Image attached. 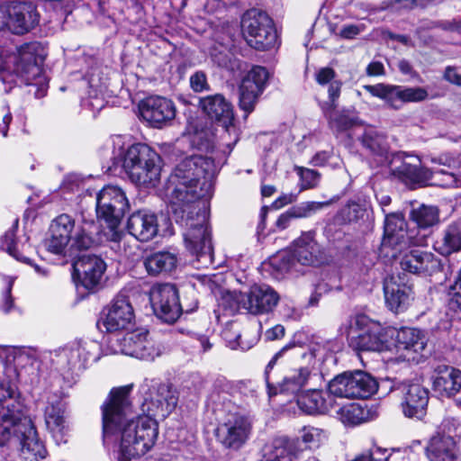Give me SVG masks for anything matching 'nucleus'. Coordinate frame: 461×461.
Here are the masks:
<instances>
[{
	"instance_id": "obj_7",
	"label": "nucleus",
	"mask_w": 461,
	"mask_h": 461,
	"mask_svg": "<svg viewBox=\"0 0 461 461\" xmlns=\"http://www.w3.org/2000/svg\"><path fill=\"white\" fill-rule=\"evenodd\" d=\"M101 357V345L92 339L75 340L58 349L55 363L65 375H78Z\"/></svg>"
},
{
	"instance_id": "obj_44",
	"label": "nucleus",
	"mask_w": 461,
	"mask_h": 461,
	"mask_svg": "<svg viewBox=\"0 0 461 461\" xmlns=\"http://www.w3.org/2000/svg\"><path fill=\"white\" fill-rule=\"evenodd\" d=\"M411 219L420 228H429L438 221V210L435 206L421 204L411 212Z\"/></svg>"
},
{
	"instance_id": "obj_28",
	"label": "nucleus",
	"mask_w": 461,
	"mask_h": 461,
	"mask_svg": "<svg viewBox=\"0 0 461 461\" xmlns=\"http://www.w3.org/2000/svg\"><path fill=\"white\" fill-rule=\"evenodd\" d=\"M199 106L212 120L222 124L229 131L232 127L234 113L231 104L221 94L200 98Z\"/></svg>"
},
{
	"instance_id": "obj_13",
	"label": "nucleus",
	"mask_w": 461,
	"mask_h": 461,
	"mask_svg": "<svg viewBox=\"0 0 461 461\" xmlns=\"http://www.w3.org/2000/svg\"><path fill=\"white\" fill-rule=\"evenodd\" d=\"M349 346L358 351H381L386 343L383 327L365 315H358L348 330Z\"/></svg>"
},
{
	"instance_id": "obj_34",
	"label": "nucleus",
	"mask_w": 461,
	"mask_h": 461,
	"mask_svg": "<svg viewBox=\"0 0 461 461\" xmlns=\"http://www.w3.org/2000/svg\"><path fill=\"white\" fill-rule=\"evenodd\" d=\"M396 342L399 350H405L410 354L405 357L408 360H414L415 356H411V354H421L427 346L428 340L420 330L405 327L397 331Z\"/></svg>"
},
{
	"instance_id": "obj_56",
	"label": "nucleus",
	"mask_w": 461,
	"mask_h": 461,
	"mask_svg": "<svg viewBox=\"0 0 461 461\" xmlns=\"http://www.w3.org/2000/svg\"><path fill=\"white\" fill-rule=\"evenodd\" d=\"M365 210L357 203H348L342 210V215L348 221H357L364 216Z\"/></svg>"
},
{
	"instance_id": "obj_24",
	"label": "nucleus",
	"mask_w": 461,
	"mask_h": 461,
	"mask_svg": "<svg viewBox=\"0 0 461 461\" xmlns=\"http://www.w3.org/2000/svg\"><path fill=\"white\" fill-rule=\"evenodd\" d=\"M45 424L49 431L57 442H62L69 429L66 414V403L58 397L52 396L48 399L44 410Z\"/></svg>"
},
{
	"instance_id": "obj_29",
	"label": "nucleus",
	"mask_w": 461,
	"mask_h": 461,
	"mask_svg": "<svg viewBox=\"0 0 461 461\" xmlns=\"http://www.w3.org/2000/svg\"><path fill=\"white\" fill-rule=\"evenodd\" d=\"M429 461H461V454L454 438L437 433L432 436L426 447Z\"/></svg>"
},
{
	"instance_id": "obj_23",
	"label": "nucleus",
	"mask_w": 461,
	"mask_h": 461,
	"mask_svg": "<svg viewBox=\"0 0 461 461\" xmlns=\"http://www.w3.org/2000/svg\"><path fill=\"white\" fill-rule=\"evenodd\" d=\"M392 171L400 180L411 186L426 185L435 175L447 176V180L445 184L447 185L455 184L456 180L453 173H447L444 169L418 167L406 162H402L400 166L392 168Z\"/></svg>"
},
{
	"instance_id": "obj_10",
	"label": "nucleus",
	"mask_w": 461,
	"mask_h": 461,
	"mask_svg": "<svg viewBox=\"0 0 461 461\" xmlns=\"http://www.w3.org/2000/svg\"><path fill=\"white\" fill-rule=\"evenodd\" d=\"M296 348H301V345H299L298 341L294 339L276 352L266 366L265 380L269 396L276 395L278 393L295 394L307 384L311 375V371L305 366L290 370L281 381L274 382L270 376V371L273 369L277 360L283 357L285 352Z\"/></svg>"
},
{
	"instance_id": "obj_4",
	"label": "nucleus",
	"mask_w": 461,
	"mask_h": 461,
	"mask_svg": "<svg viewBox=\"0 0 461 461\" xmlns=\"http://www.w3.org/2000/svg\"><path fill=\"white\" fill-rule=\"evenodd\" d=\"M158 160V154L148 145L136 143L127 149L122 158H114L107 171L115 175L120 166L131 182L140 185L154 186L160 176Z\"/></svg>"
},
{
	"instance_id": "obj_26",
	"label": "nucleus",
	"mask_w": 461,
	"mask_h": 461,
	"mask_svg": "<svg viewBox=\"0 0 461 461\" xmlns=\"http://www.w3.org/2000/svg\"><path fill=\"white\" fill-rule=\"evenodd\" d=\"M278 294L267 285H255L246 293V312L254 315L272 312L279 302Z\"/></svg>"
},
{
	"instance_id": "obj_16",
	"label": "nucleus",
	"mask_w": 461,
	"mask_h": 461,
	"mask_svg": "<svg viewBox=\"0 0 461 461\" xmlns=\"http://www.w3.org/2000/svg\"><path fill=\"white\" fill-rule=\"evenodd\" d=\"M252 422L246 415L230 412L215 431L217 440L226 448L238 450L249 438Z\"/></svg>"
},
{
	"instance_id": "obj_52",
	"label": "nucleus",
	"mask_w": 461,
	"mask_h": 461,
	"mask_svg": "<svg viewBox=\"0 0 461 461\" xmlns=\"http://www.w3.org/2000/svg\"><path fill=\"white\" fill-rule=\"evenodd\" d=\"M18 226V220H15L14 225L12 229L7 230L3 238V245L5 247L7 252L15 258L17 260L27 261L24 257H20L17 254L16 243H15V230Z\"/></svg>"
},
{
	"instance_id": "obj_58",
	"label": "nucleus",
	"mask_w": 461,
	"mask_h": 461,
	"mask_svg": "<svg viewBox=\"0 0 461 461\" xmlns=\"http://www.w3.org/2000/svg\"><path fill=\"white\" fill-rule=\"evenodd\" d=\"M227 393L221 395L219 393L213 392L210 396V401L213 404L214 411H223V409L229 408L231 404L230 400Z\"/></svg>"
},
{
	"instance_id": "obj_3",
	"label": "nucleus",
	"mask_w": 461,
	"mask_h": 461,
	"mask_svg": "<svg viewBox=\"0 0 461 461\" xmlns=\"http://www.w3.org/2000/svg\"><path fill=\"white\" fill-rule=\"evenodd\" d=\"M16 439L21 446V453L25 459L44 458L47 450L40 441L36 428L26 415V408L19 396L7 399L0 406V447Z\"/></svg>"
},
{
	"instance_id": "obj_12",
	"label": "nucleus",
	"mask_w": 461,
	"mask_h": 461,
	"mask_svg": "<svg viewBox=\"0 0 461 461\" xmlns=\"http://www.w3.org/2000/svg\"><path fill=\"white\" fill-rule=\"evenodd\" d=\"M378 384L364 371L344 372L336 375L329 383L331 395L340 398L366 399L377 391Z\"/></svg>"
},
{
	"instance_id": "obj_2",
	"label": "nucleus",
	"mask_w": 461,
	"mask_h": 461,
	"mask_svg": "<svg viewBox=\"0 0 461 461\" xmlns=\"http://www.w3.org/2000/svg\"><path fill=\"white\" fill-rule=\"evenodd\" d=\"M132 385L111 390L103 403V443L107 448H117V461H131L146 454L155 444L158 424L148 416L135 418L129 395Z\"/></svg>"
},
{
	"instance_id": "obj_53",
	"label": "nucleus",
	"mask_w": 461,
	"mask_h": 461,
	"mask_svg": "<svg viewBox=\"0 0 461 461\" xmlns=\"http://www.w3.org/2000/svg\"><path fill=\"white\" fill-rule=\"evenodd\" d=\"M34 357L27 350L19 349L14 353V363L17 371V376L21 375V372L28 366H32L34 363Z\"/></svg>"
},
{
	"instance_id": "obj_50",
	"label": "nucleus",
	"mask_w": 461,
	"mask_h": 461,
	"mask_svg": "<svg viewBox=\"0 0 461 461\" xmlns=\"http://www.w3.org/2000/svg\"><path fill=\"white\" fill-rule=\"evenodd\" d=\"M296 171L300 176L302 190L314 188L319 184L321 175L316 170L297 167Z\"/></svg>"
},
{
	"instance_id": "obj_9",
	"label": "nucleus",
	"mask_w": 461,
	"mask_h": 461,
	"mask_svg": "<svg viewBox=\"0 0 461 461\" xmlns=\"http://www.w3.org/2000/svg\"><path fill=\"white\" fill-rule=\"evenodd\" d=\"M241 30L248 44L258 50L273 48L277 42L273 20L260 10L250 9L242 15Z\"/></svg>"
},
{
	"instance_id": "obj_8",
	"label": "nucleus",
	"mask_w": 461,
	"mask_h": 461,
	"mask_svg": "<svg viewBox=\"0 0 461 461\" xmlns=\"http://www.w3.org/2000/svg\"><path fill=\"white\" fill-rule=\"evenodd\" d=\"M321 246L315 240V231L303 232L293 243L291 253L280 254L272 260V265L281 273L297 271L296 264L315 266L321 262Z\"/></svg>"
},
{
	"instance_id": "obj_25",
	"label": "nucleus",
	"mask_w": 461,
	"mask_h": 461,
	"mask_svg": "<svg viewBox=\"0 0 461 461\" xmlns=\"http://www.w3.org/2000/svg\"><path fill=\"white\" fill-rule=\"evenodd\" d=\"M75 274L87 290L95 288L105 271L104 261L96 255H83L74 264Z\"/></svg>"
},
{
	"instance_id": "obj_21",
	"label": "nucleus",
	"mask_w": 461,
	"mask_h": 461,
	"mask_svg": "<svg viewBox=\"0 0 461 461\" xmlns=\"http://www.w3.org/2000/svg\"><path fill=\"white\" fill-rule=\"evenodd\" d=\"M6 27L17 35H23L35 28L40 21L36 5L32 2H12L6 10Z\"/></svg>"
},
{
	"instance_id": "obj_62",
	"label": "nucleus",
	"mask_w": 461,
	"mask_h": 461,
	"mask_svg": "<svg viewBox=\"0 0 461 461\" xmlns=\"http://www.w3.org/2000/svg\"><path fill=\"white\" fill-rule=\"evenodd\" d=\"M429 159L432 164L444 166L448 168H451L456 163L455 158L449 154H441L438 157H429Z\"/></svg>"
},
{
	"instance_id": "obj_40",
	"label": "nucleus",
	"mask_w": 461,
	"mask_h": 461,
	"mask_svg": "<svg viewBox=\"0 0 461 461\" xmlns=\"http://www.w3.org/2000/svg\"><path fill=\"white\" fill-rule=\"evenodd\" d=\"M336 73L331 68H321L315 73V79L319 85L324 86L329 84L328 93L330 107H337V100L340 95L342 83L340 80L335 79Z\"/></svg>"
},
{
	"instance_id": "obj_1",
	"label": "nucleus",
	"mask_w": 461,
	"mask_h": 461,
	"mask_svg": "<svg viewBox=\"0 0 461 461\" xmlns=\"http://www.w3.org/2000/svg\"><path fill=\"white\" fill-rule=\"evenodd\" d=\"M217 172L212 158L192 155L176 166L167 185L170 195L168 212L186 229V249L204 263L212 262L213 250L205 200L212 195Z\"/></svg>"
},
{
	"instance_id": "obj_11",
	"label": "nucleus",
	"mask_w": 461,
	"mask_h": 461,
	"mask_svg": "<svg viewBox=\"0 0 461 461\" xmlns=\"http://www.w3.org/2000/svg\"><path fill=\"white\" fill-rule=\"evenodd\" d=\"M149 300L154 313L167 323L175 322L183 312H194L198 303L194 298L189 304L181 303L177 290L171 284L154 286L150 291Z\"/></svg>"
},
{
	"instance_id": "obj_37",
	"label": "nucleus",
	"mask_w": 461,
	"mask_h": 461,
	"mask_svg": "<svg viewBox=\"0 0 461 461\" xmlns=\"http://www.w3.org/2000/svg\"><path fill=\"white\" fill-rule=\"evenodd\" d=\"M406 222L404 218L398 213L386 215L384 221V246H396L405 242Z\"/></svg>"
},
{
	"instance_id": "obj_32",
	"label": "nucleus",
	"mask_w": 461,
	"mask_h": 461,
	"mask_svg": "<svg viewBox=\"0 0 461 461\" xmlns=\"http://www.w3.org/2000/svg\"><path fill=\"white\" fill-rule=\"evenodd\" d=\"M433 388L441 396H455L461 390V371L453 366H438L436 369Z\"/></svg>"
},
{
	"instance_id": "obj_41",
	"label": "nucleus",
	"mask_w": 461,
	"mask_h": 461,
	"mask_svg": "<svg viewBox=\"0 0 461 461\" xmlns=\"http://www.w3.org/2000/svg\"><path fill=\"white\" fill-rule=\"evenodd\" d=\"M177 400L176 393L171 386L160 384L152 403L157 404L158 414L166 417L176 408Z\"/></svg>"
},
{
	"instance_id": "obj_42",
	"label": "nucleus",
	"mask_w": 461,
	"mask_h": 461,
	"mask_svg": "<svg viewBox=\"0 0 461 461\" xmlns=\"http://www.w3.org/2000/svg\"><path fill=\"white\" fill-rule=\"evenodd\" d=\"M359 140L362 145L373 154L383 155L386 150L384 136L374 127L365 129Z\"/></svg>"
},
{
	"instance_id": "obj_46",
	"label": "nucleus",
	"mask_w": 461,
	"mask_h": 461,
	"mask_svg": "<svg viewBox=\"0 0 461 461\" xmlns=\"http://www.w3.org/2000/svg\"><path fill=\"white\" fill-rule=\"evenodd\" d=\"M330 204V202H303L289 208L294 219L309 218Z\"/></svg>"
},
{
	"instance_id": "obj_31",
	"label": "nucleus",
	"mask_w": 461,
	"mask_h": 461,
	"mask_svg": "<svg viewBox=\"0 0 461 461\" xmlns=\"http://www.w3.org/2000/svg\"><path fill=\"white\" fill-rule=\"evenodd\" d=\"M143 265L149 276L168 275L176 269L178 255L171 250L152 252L144 258Z\"/></svg>"
},
{
	"instance_id": "obj_38",
	"label": "nucleus",
	"mask_w": 461,
	"mask_h": 461,
	"mask_svg": "<svg viewBox=\"0 0 461 461\" xmlns=\"http://www.w3.org/2000/svg\"><path fill=\"white\" fill-rule=\"evenodd\" d=\"M297 405L308 414H323L329 411L330 404L319 390H311L298 395Z\"/></svg>"
},
{
	"instance_id": "obj_6",
	"label": "nucleus",
	"mask_w": 461,
	"mask_h": 461,
	"mask_svg": "<svg viewBox=\"0 0 461 461\" xmlns=\"http://www.w3.org/2000/svg\"><path fill=\"white\" fill-rule=\"evenodd\" d=\"M382 388L401 399L400 406L407 418L421 420L427 413L429 392L420 383L409 379L386 378Z\"/></svg>"
},
{
	"instance_id": "obj_33",
	"label": "nucleus",
	"mask_w": 461,
	"mask_h": 461,
	"mask_svg": "<svg viewBox=\"0 0 461 461\" xmlns=\"http://www.w3.org/2000/svg\"><path fill=\"white\" fill-rule=\"evenodd\" d=\"M267 461H298L304 457L302 442L285 437L275 438L269 446Z\"/></svg>"
},
{
	"instance_id": "obj_19",
	"label": "nucleus",
	"mask_w": 461,
	"mask_h": 461,
	"mask_svg": "<svg viewBox=\"0 0 461 461\" xmlns=\"http://www.w3.org/2000/svg\"><path fill=\"white\" fill-rule=\"evenodd\" d=\"M269 72L261 66L253 67L243 77L240 86L239 105L241 110L250 113L264 92L268 79Z\"/></svg>"
},
{
	"instance_id": "obj_22",
	"label": "nucleus",
	"mask_w": 461,
	"mask_h": 461,
	"mask_svg": "<svg viewBox=\"0 0 461 461\" xmlns=\"http://www.w3.org/2000/svg\"><path fill=\"white\" fill-rule=\"evenodd\" d=\"M384 293L386 305L394 312H403L413 299L412 286L408 284L404 274L386 277Z\"/></svg>"
},
{
	"instance_id": "obj_20",
	"label": "nucleus",
	"mask_w": 461,
	"mask_h": 461,
	"mask_svg": "<svg viewBox=\"0 0 461 461\" xmlns=\"http://www.w3.org/2000/svg\"><path fill=\"white\" fill-rule=\"evenodd\" d=\"M141 118L154 128L167 126L176 117V106L173 101L160 95H150L139 104Z\"/></svg>"
},
{
	"instance_id": "obj_36",
	"label": "nucleus",
	"mask_w": 461,
	"mask_h": 461,
	"mask_svg": "<svg viewBox=\"0 0 461 461\" xmlns=\"http://www.w3.org/2000/svg\"><path fill=\"white\" fill-rule=\"evenodd\" d=\"M435 249L446 257L461 251V221H454L446 226L435 243Z\"/></svg>"
},
{
	"instance_id": "obj_60",
	"label": "nucleus",
	"mask_w": 461,
	"mask_h": 461,
	"mask_svg": "<svg viewBox=\"0 0 461 461\" xmlns=\"http://www.w3.org/2000/svg\"><path fill=\"white\" fill-rule=\"evenodd\" d=\"M109 226V231L106 233L107 240L113 243V249H120V242L123 237L122 231L117 230L118 226Z\"/></svg>"
},
{
	"instance_id": "obj_59",
	"label": "nucleus",
	"mask_w": 461,
	"mask_h": 461,
	"mask_svg": "<svg viewBox=\"0 0 461 461\" xmlns=\"http://www.w3.org/2000/svg\"><path fill=\"white\" fill-rule=\"evenodd\" d=\"M321 436V430L314 428V427H309V428H303V434H302V440L303 443L309 444V443H317L320 441Z\"/></svg>"
},
{
	"instance_id": "obj_61",
	"label": "nucleus",
	"mask_w": 461,
	"mask_h": 461,
	"mask_svg": "<svg viewBox=\"0 0 461 461\" xmlns=\"http://www.w3.org/2000/svg\"><path fill=\"white\" fill-rule=\"evenodd\" d=\"M13 281H8L2 294V300L4 302L3 311L5 312H8L13 307V299L11 295Z\"/></svg>"
},
{
	"instance_id": "obj_47",
	"label": "nucleus",
	"mask_w": 461,
	"mask_h": 461,
	"mask_svg": "<svg viewBox=\"0 0 461 461\" xmlns=\"http://www.w3.org/2000/svg\"><path fill=\"white\" fill-rule=\"evenodd\" d=\"M417 275L432 276L442 269L441 260L433 253L424 251Z\"/></svg>"
},
{
	"instance_id": "obj_55",
	"label": "nucleus",
	"mask_w": 461,
	"mask_h": 461,
	"mask_svg": "<svg viewBox=\"0 0 461 461\" xmlns=\"http://www.w3.org/2000/svg\"><path fill=\"white\" fill-rule=\"evenodd\" d=\"M190 86L194 92L200 93L203 91H208L210 86L207 81V76L203 71L194 72L189 79Z\"/></svg>"
},
{
	"instance_id": "obj_64",
	"label": "nucleus",
	"mask_w": 461,
	"mask_h": 461,
	"mask_svg": "<svg viewBox=\"0 0 461 461\" xmlns=\"http://www.w3.org/2000/svg\"><path fill=\"white\" fill-rule=\"evenodd\" d=\"M444 78L455 85L461 86V75H459L456 68L447 67L444 73Z\"/></svg>"
},
{
	"instance_id": "obj_51",
	"label": "nucleus",
	"mask_w": 461,
	"mask_h": 461,
	"mask_svg": "<svg viewBox=\"0 0 461 461\" xmlns=\"http://www.w3.org/2000/svg\"><path fill=\"white\" fill-rule=\"evenodd\" d=\"M192 145L201 151L209 152L213 149V135L210 131H196L192 137Z\"/></svg>"
},
{
	"instance_id": "obj_17",
	"label": "nucleus",
	"mask_w": 461,
	"mask_h": 461,
	"mask_svg": "<svg viewBox=\"0 0 461 461\" xmlns=\"http://www.w3.org/2000/svg\"><path fill=\"white\" fill-rule=\"evenodd\" d=\"M134 317V310L129 296L121 293L103 310L97 326L101 330L104 328L107 332H115L131 326Z\"/></svg>"
},
{
	"instance_id": "obj_30",
	"label": "nucleus",
	"mask_w": 461,
	"mask_h": 461,
	"mask_svg": "<svg viewBox=\"0 0 461 461\" xmlns=\"http://www.w3.org/2000/svg\"><path fill=\"white\" fill-rule=\"evenodd\" d=\"M127 229L135 239L141 242H147L158 233L157 216L146 211H138L129 217Z\"/></svg>"
},
{
	"instance_id": "obj_54",
	"label": "nucleus",
	"mask_w": 461,
	"mask_h": 461,
	"mask_svg": "<svg viewBox=\"0 0 461 461\" xmlns=\"http://www.w3.org/2000/svg\"><path fill=\"white\" fill-rule=\"evenodd\" d=\"M374 452L375 461H410L405 453L401 450H395L387 455L386 449L375 447Z\"/></svg>"
},
{
	"instance_id": "obj_18",
	"label": "nucleus",
	"mask_w": 461,
	"mask_h": 461,
	"mask_svg": "<svg viewBox=\"0 0 461 461\" xmlns=\"http://www.w3.org/2000/svg\"><path fill=\"white\" fill-rule=\"evenodd\" d=\"M116 341L119 347L117 351L141 360L153 361L161 354L159 345L149 339L148 331L142 329L127 332Z\"/></svg>"
},
{
	"instance_id": "obj_35",
	"label": "nucleus",
	"mask_w": 461,
	"mask_h": 461,
	"mask_svg": "<svg viewBox=\"0 0 461 461\" xmlns=\"http://www.w3.org/2000/svg\"><path fill=\"white\" fill-rule=\"evenodd\" d=\"M100 226L95 220H83L77 225L71 240V247L77 250H86L98 245Z\"/></svg>"
},
{
	"instance_id": "obj_15",
	"label": "nucleus",
	"mask_w": 461,
	"mask_h": 461,
	"mask_svg": "<svg viewBox=\"0 0 461 461\" xmlns=\"http://www.w3.org/2000/svg\"><path fill=\"white\" fill-rule=\"evenodd\" d=\"M129 207L125 193L118 186L106 185L96 195V215L110 226H118Z\"/></svg>"
},
{
	"instance_id": "obj_5",
	"label": "nucleus",
	"mask_w": 461,
	"mask_h": 461,
	"mask_svg": "<svg viewBox=\"0 0 461 461\" xmlns=\"http://www.w3.org/2000/svg\"><path fill=\"white\" fill-rule=\"evenodd\" d=\"M41 50L39 42H29L21 46L14 68L22 81L32 87L29 92L36 98L45 96L49 87L48 78L41 68L43 57Z\"/></svg>"
},
{
	"instance_id": "obj_14",
	"label": "nucleus",
	"mask_w": 461,
	"mask_h": 461,
	"mask_svg": "<svg viewBox=\"0 0 461 461\" xmlns=\"http://www.w3.org/2000/svg\"><path fill=\"white\" fill-rule=\"evenodd\" d=\"M373 96L378 97L394 110L401 109L406 103H418L429 96L427 90L420 86H403L385 84L364 86Z\"/></svg>"
},
{
	"instance_id": "obj_63",
	"label": "nucleus",
	"mask_w": 461,
	"mask_h": 461,
	"mask_svg": "<svg viewBox=\"0 0 461 461\" xmlns=\"http://www.w3.org/2000/svg\"><path fill=\"white\" fill-rule=\"evenodd\" d=\"M285 327L278 324L265 332V339L269 341L280 339L285 336Z\"/></svg>"
},
{
	"instance_id": "obj_48",
	"label": "nucleus",
	"mask_w": 461,
	"mask_h": 461,
	"mask_svg": "<svg viewBox=\"0 0 461 461\" xmlns=\"http://www.w3.org/2000/svg\"><path fill=\"white\" fill-rule=\"evenodd\" d=\"M424 250L414 249L406 253L401 259L400 265L402 270L417 274L419 272V266L421 263V258Z\"/></svg>"
},
{
	"instance_id": "obj_49",
	"label": "nucleus",
	"mask_w": 461,
	"mask_h": 461,
	"mask_svg": "<svg viewBox=\"0 0 461 461\" xmlns=\"http://www.w3.org/2000/svg\"><path fill=\"white\" fill-rule=\"evenodd\" d=\"M448 308L453 312L461 311V267L454 284L448 289Z\"/></svg>"
},
{
	"instance_id": "obj_39",
	"label": "nucleus",
	"mask_w": 461,
	"mask_h": 461,
	"mask_svg": "<svg viewBox=\"0 0 461 461\" xmlns=\"http://www.w3.org/2000/svg\"><path fill=\"white\" fill-rule=\"evenodd\" d=\"M338 419L346 426H357L373 419L370 410L358 403H348L337 411Z\"/></svg>"
},
{
	"instance_id": "obj_45",
	"label": "nucleus",
	"mask_w": 461,
	"mask_h": 461,
	"mask_svg": "<svg viewBox=\"0 0 461 461\" xmlns=\"http://www.w3.org/2000/svg\"><path fill=\"white\" fill-rule=\"evenodd\" d=\"M328 105V108L323 107V111L329 119L330 127L333 131L342 132L350 129L355 124L353 118L349 117L348 114L334 112L335 108L332 109L330 107V103Z\"/></svg>"
},
{
	"instance_id": "obj_57",
	"label": "nucleus",
	"mask_w": 461,
	"mask_h": 461,
	"mask_svg": "<svg viewBox=\"0 0 461 461\" xmlns=\"http://www.w3.org/2000/svg\"><path fill=\"white\" fill-rule=\"evenodd\" d=\"M19 396L17 385L11 381L0 383V406L7 402V399Z\"/></svg>"
},
{
	"instance_id": "obj_43",
	"label": "nucleus",
	"mask_w": 461,
	"mask_h": 461,
	"mask_svg": "<svg viewBox=\"0 0 461 461\" xmlns=\"http://www.w3.org/2000/svg\"><path fill=\"white\" fill-rule=\"evenodd\" d=\"M219 307L230 315L241 310L246 311V293L239 291L224 292L219 301Z\"/></svg>"
},
{
	"instance_id": "obj_27",
	"label": "nucleus",
	"mask_w": 461,
	"mask_h": 461,
	"mask_svg": "<svg viewBox=\"0 0 461 461\" xmlns=\"http://www.w3.org/2000/svg\"><path fill=\"white\" fill-rule=\"evenodd\" d=\"M76 228L75 220L70 215L62 213L57 216L50 226L49 251L58 255L64 253Z\"/></svg>"
}]
</instances>
